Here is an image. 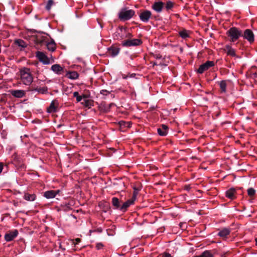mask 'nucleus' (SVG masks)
I'll return each mask as SVG.
<instances>
[{
  "label": "nucleus",
  "instance_id": "e433bc0d",
  "mask_svg": "<svg viewBox=\"0 0 257 257\" xmlns=\"http://www.w3.org/2000/svg\"><path fill=\"white\" fill-rule=\"evenodd\" d=\"M57 243H61L62 244V245L63 246V250H65L68 245V242H57Z\"/></svg>",
  "mask_w": 257,
  "mask_h": 257
},
{
  "label": "nucleus",
  "instance_id": "aec40b11",
  "mask_svg": "<svg viewBox=\"0 0 257 257\" xmlns=\"http://www.w3.org/2000/svg\"><path fill=\"white\" fill-rule=\"evenodd\" d=\"M134 200L132 198L125 202L120 207L121 210H125L131 204H133Z\"/></svg>",
  "mask_w": 257,
  "mask_h": 257
},
{
  "label": "nucleus",
  "instance_id": "39448f33",
  "mask_svg": "<svg viewBox=\"0 0 257 257\" xmlns=\"http://www.w3.org/2000/svg\"><path fill=\"white\" fill-rule=\"evenodd\" d=\"M214 63L213 61H208L206 62L205 63L201 65L197 70V72L199 73H202L205 71L208 70L210 67L214 66Z\"/></svg>",
  "mask_w": 257,
  "mask_h": 257
},
{
  "label": "nucleus",
  "instance_id": "c03bdc74",
  "mask_svg": "<svg viewBox=\"0 0 257 257\" xmlns=\"http://www.w3.org/2000/svg\"><path fill=\"white\" fill-rule=\"evenodd\" d=\"M3 164L2 163H0V173H1L3 171Z\"/></svg>",
  "mask_w": 257,
  "mask_h": 257
},
{
  "label": "nucleus",
  "instance_id": "3c124183",
  "mask_svg": "<svg viewBox=\"0 0 257 257\" xmlns=\"http://www.w3.org/2000/svg\"><path fill=\"white\" fill-rule=\"evenodd\" d=\"M127 37H132V34H130V33H128L127 36H126Z\"/></svg>",
  "mask_w": 257,
  "mask_h": 257
},
{
  "label": "nucleus",
  "instance_id": "f257e3e1",
  "mask_svg": "<svg viewBox=\"0 0 257 257\" xmlns=\"http://www.w3.org/2000/svg\"><path fill=\"white\" fill-rule=\"evenodd\" d=\"M21 80L25 85H30L33 81V77L31 76L29 68H24L20 71Z\"/></svg>",
  "mask_w": 257,
  "mask_h": 257
},
{
  "label": "nucleus",
  "instance_id": "f03ea898",
  "mask_svg": "<svg viewBox=\"0 0 257 257\" xmlns=\"http://www.w3.org/2000/svg\"><path fill=\"white\" fill-rule=\"evenodd\" d=\"M228 36L231 37V41L232 42L235 41L237 40L238 38L241 36L242 32L240 31H239L237 28L235 27H232L229 29V30L227 32Z\"/></svg>",
  "mask_w": 257,
  "mask_h": 257
},
{
  "label": "nucleus",
  "instance_id": "2f4dec72",
  "mask_svg": "<svg viewBox=\"0 0 257 257\" xmlns=\"http://www.w3.org/2000/svg\"><path fill=\"white\" fill-rule=\"evenodd\" d=\"M180 36L183 38H186L188 37V35L187 34V32L186 30L181 31L180 33Z\"/></svg>",
  "mask_w": 257,
  "mask_h": 257
},
{
  "label": "nucleus",
  "instance_id": "c9c22d12",
  "mask_svg": "<svg viewBox=\"0 0 257 257\" xmlns=\"http://www.w3.org/2000/svg\"><path fill=\"white\" fill-rule=\"evenodd\" d=\"M173 6V4L171 2H168L166 5V8L167 10L171 9Z\"/></svg>",
  "mask_w": 257,
  "mask_h": 257
},
{
  "label": "nucleus",
  "instance_id": "f3484780",
  "mask_svg": "<svg viewBox=\"0 0 257 257\" xmlns=\"http://www.w3.org/2000/svg\"><path fill=\"white\" fill-rule=\"evenodd\" d=\"M119 48L112 46L111 47L108 49V52L109 54L114 57L119 52Z\"/></svg>",
  "mask_w": 257,
  "mask_h": 257
},
{
  "label": "nucleus",
  "instance_id": "603ef678",
  "mask_svg": "<svg viewBox=\"0 0 257 257\" xmlns=\"http://www.w3.org/2000/svg\"><path fill=\"white\" fill-rule=\"evenodd\" d=\"M75 241H80V239L79 238H77L75 239Z\"/></svg>",
  "mask_w": 257,
  "mask_h": 257
},
{
  "label": "nucleus",
  "instance_id": "72a5a7b5",
  "mask_svg": "<svg viewBox=\"0 0 257 257\" xmlns=\"http://www.w3.org/2000/svg\"><path fill=\"white\" fill-rule=\"evenodd\" d=\"M53 4L54 1L53 0H49L46 7V9L47 10H50L51 6L53 5Z\"/></svg>",
  "mask_w": 257,
  "mask_h": 257
},
{
  "label": "nucleus",
  "instance_id": "5fc2aeb1",
  "mask_svg": "<svg viewBox=\"0 0 257 257\" xmlns=\"http://www.w3.org/2000/svg\"><path fill=\"white\" fill-rule=\"evenodd\" d=\"M254 241H257V237L255 238V240Z\"/></svg>",
  "mask_w": 257,
  "mask_h": 257
},
{
  "label": "nucleus",
  "instance_id": "37998d69",
  "mask_svg": "<svg viewBox=\"0 0 257 257\" xmlns=\"http://www.w3.org/2000/svg\"><path fill=\"white\" fill-rule=\"evenodd\" d=\"M162 257H171V255L168 253H165Z\"/></svg>",
  "mask_w": 257,
  "mask_h": 257
},
{
  "label": "nucleus",
  "instance_id": "864d4df0",
  "mask_svg": "<svg viewBox=\"0 0 257 257\" xmlns=\"http://www.w3.org/2000/svg\"><path fill=\"white\" fill-rule=\"evenodd\" d=\"M161 57V56H157V58H160Z\"/></svg>",
  "mask_w": 257,
  "mask_h": 257
},
{
  "label": "nucleus",
  "instance_id": "a211bd4d",
  "mask_svg": "<svg viewBox=\"0 0 257 257\" xmlns=\"http://www.w3.org/2000/svg\"><path fill=\"white\" fill-rule=\"evenodd\" d=\"M51 70L57 74H60L63 71V68L59 64H55L52 66Z\"/></svg>",
  "mask_w": 257,
  "mask_h": 257
},
{
  "label": "nucleus",
  "instance_id": "9d476101",
  "mask_svg": "<svg viewBox=\"0 0 257 257\" xmlns=\"http://www.w3.org/2000/svg\"><path fill=\"white\" fill-rule=\"evenodd\" d=\"M59 190L47 191L44 193V196L47 199L53 198H54L58 193H59Z\"/></svg>",
  "mask_w": 257,
  "mask_h": 257
},
{
  "label": "nucleus",
  "instance_id": "6ab92c4d",
  "mask_svg": "<svg viewBox=\"0 0 257 257\" xmlns=\"http://www.w3.org/2000/svg\"><path fill=\"white\" fill-rule=\"evenodd\" d=\"M45 38L44 37H41L40 36H36L34 38V41L36 44H39L40 45H43L44 43H46L45 41Z\"/></svg>",
  "mask_w": 257,
  "mask_h": 257
},
{
  "label": "nucleus",
  "instance_id": "393cba45",
  "mask_svg": "<svg viewBox=\"0 0 257 257\" xmlns=\"http://www.w3.org/2000/svg\"><path fill=\"white\" fill-rule=\"evenodd\" d=\"M15 44L21 47V48H25L27 47V44L22 40L18 39L15 41Z\"/></svg>",
  "mask_w": 257,
  "mask_h": 257
},
{
  "label": "nucleus",
  "instance_id": "5701e85b",
  "mask_svg": "<svg viewBox=\"0 0 257 257\" xmlns=\"http://www.w3.org/2000/svg\"><path fill=\"white\" fill-rule=\"evenodd\" d=\"M224 50L228 55H230L231 56H234L235 55V51L229 46H226Z\"/></svg>",
  "mask_w": 257,
  "mask_h": 257
},
{
  "label": "nucleus",
  "instance_id": "9b49d317",
  "mask_svg": "<svg viewBox=\"0 0 257 257\" xmlns=\"http://www.w3.org/2000/svg\"><path fill=\"white\" fill-rule=\"evenodd\" d=\"M112 105H113V103L107 104L105 103H102L99 106V109L101 112L105 113L109 111L110 108Z\"/></svg>",
  "mask_w": 257,
  "mask_h": 257
},
{
  "label": "nucleus",
  "instance_id": "a19ab883",
  "mask_svg": "<svg viewBox=\"0 0 257 257\" xmlns=\"http://www.w3.org/2000/svg\"><path fill=\"white\" fill-rule=\"evenodd\" d=\"M54 246L55 250H59V248H58V243L57 242H55V244H54Z\"/></svg>",
  "mask_w": 257,
  "mask_h": 257
},
{
  "label": "nucleus",
  "instance_id": "8fccbe9b",
  "mask_svg": "<svg viewBox=\"0 0 257 257\" xmlns=\"http://www.w3.org/2000/svg\"><path fill=\"white\" fill-rule=\"evenodd\" d=\"M13 6H11V4H9V6L7 7V9H10L11 8H13Z\"/></svg>",
  "mask_w": 257,
  "mask_h": 257
},
{
  "label": "nucleus",
  "instance_id": "2eb2a0df",
  "mask_svg": "<svg viewBox=\"0 0 257 257\" xmlns=\"http://www.w3.org/2000/svg\"><path fill=\"white\" fill-rule=\"evenodd\" d=\"M119 125L120 127V130L121 131H125V130L124 129L125 127H130L132 125V122L130 121L125 122L123 121H121L119 122Z\"/></svg>",
  "mask_w": 257,
  "mask_h": 257
},
{
  "label": "nucleus",
  "instance_id": "4c0bfd02",
  "mask_svg": "<svg viewBox=\"0 0 257 257\" xmlns=\"http://www.w3.org/2000/svg\"><path fill=\"white\" fill-rule=\"evenodd\" d=\"M38 91L42 93H45L47 91V87H43V88L39 89Z\"/></svg>",
  "mask_w": 257,
  "mask_h": 257
},
{
  "label": "nucleus",
  "instance_id": "4468645a",
  "mask_svg": "<svg viewBox=\"0 0 257 257\" xmlns=\"http://www.w3.org/2000/svg\"><path fill=\"white\" fill-rule=\"evenodd\" d=\"M168 127L165 124L162 125V128H159L157 130L158 134L162 136H165L167 134Z\"/></svg>",
  "mask_w": 257,
  "mask_h": 257
},
{
  "label": "nucleus",
  "instance_id": "6e6d98bb",
  "mask_svg": "<svg viewBox=\"0 0 257 257\" xmlns=\"http://www.w3.org/2000/svg\"><path fill=\"white\" fill-rule=\"evenodd\" d=\"M86 96L85 95H83V98H86Z\"/></svg>",
  "mask_w": 257,
  "mask_h": 257
},
{
  "label": "nucleus",
  "instance_id": "0eeeda50",
  "mask_svg": "<svg viewBox=\"0 0 257 257\" xmlns=\"http://www.w3.org/2000/svg\"><path fill=\"white\" fill-rule=\"evenodd\" d=\"M243 37L250 43L254 41V35L252 32L249 29H246L244 31Z\"/></svg>",
  "mask_w": 257,
  "mask_h": 257
},
{
  "label": "nucleus",
  "instance_id": "58836bf2",
  "mask_svg": "<svg viewBox=\"0 0 257 257\" xmlns=\"http://www.w3.org/2000/svg\"><path fill=\"white\" fill-rule=\"evenodd\" d=\"M103 246V245L102 243L99 242V243H97L96 244V247H97V248L98 249H101L102 247Z\"/></svg>",
  "mask_w": 257,
  "mask_h": 257
},
{
  "label": "nucleus",
  "instance_id": "f8f14e48",
  "mask_svg": "<svg viewBox=\"0 0 257 257\" xmlns=\"http://www.w3.org/2000/svg\"><path fill=\"white\" fill-rule=\"evenodd\" d=\"M10 92L12 95L17 98L22 97L25 94V91L21 90H11Z\"/></svg>",
  "mask_w": 257,
  "mask_h": 257
},
{
  "label": "nucleus",
  "instance_id": "6e6552de",
  "mask_svg": "<svg viewBox=\"0 0 257 257\" xmlns=\"http://www.w3.org/2000/svg\"><path fill=\"white\" fill-rule=\"evenodd\" d=\"M18 234V231L17 230L11 231L5 234V237L6 241H11L13 240Z\"/></svg>",
  "mask_w": 257,
  "mask_h": 257
},
{
  "label": "nucleus",
  "instance_id": "a878e982",
  "mask_svg": "<svg viewBox=\"0 0 257 257\" xmlns=\"http://www.w3.org/2000/svg\"><path fill=\"white\" fill-rule=\"evenodd\" d=\"M67 76L70 79H75L78 77V74L76 71H72L67 73Z\"/></svg>",
  "mask_w": 257,
  "mask_h": 257
},
{
  "label": "nucleus",
  "instance_id": "dca6fc26",
  "mask_svg": "<svg viewBox=\"0 0 257 257\" xmlns=\"http://www.w3.org/2000/svg\"><path fill=\"white\" fill-rule=\"evenodd\" d=\"M235 193V189L234 188H230L226 192V196L227 198H228L231 200H233L235 198V196H234Z\"/></svg>",
  "mask_w": 257,
  "mask_h": 257
},
{
  "label": "nucleus",
  "instance_id": "7c9ffc66",
  "mask_svg": "<svg viewBox=\"0 0 257 257\" xmlns=\"http://www.w3.org/2000/svg\"><path fill=\"white\" fill-rule=\"evenodd\" d=\"M81 103L86 107H89L91 105L92 102L90 100L84 99Z\"/></svg>",
  "mask_w": 257,
  "mask_h": 257
},
{
  "label": "nucleus",
  "instance_id": "ddd939ff",
  "mask_svg": "<svg viewBox=\"0 0 257 257\" xmlns=\"http://www.w3.org/2000/svg\"><path fill=\"white\" fill-rule=\"evenodd\" d=\"M163 6L164 3L162 2H155L152 8L157 12H160L162 10Z\"/></svg>",
  "mask_w": 257,
  "mask_h": 257
},
{
  "label": "nucleus",
  "instance_id": "4d7b16f0",
  "mask_svg": "<svg viewBox=\"0 0 257 257\" xmlns=\"http://www.w3.org/2000/svg\"><path fill=\"white\" fill-rule=\"evenodd\" d=\"M135 74H132L131 76H133V75H135Z\"/></svg>",
  "mask_w": 257,
  "mask_h": 257
},
{
  "label": "nucleus",
  "instance_id": "473e14b6",
  "mask_svg": "<svg viewBox=\"0 0 257 257\" xmlns=\"http://www.w3.org/2000/svg\"><path fill=\"white\" fill-rule=\"evenodd\" d=\"M73 96L76 97L77 102H80L82 100V96L79 95L78 92H74L73 93Z\"/></svg>",
  "mask_w": 257,
  "mask_h": 257
},
{
  "label": "nucleus",
  "instance_id": "a18cd8bd",
  "mask_svg": "<svg viewBox=\"0 0 257 257\" xmlns=\"http://www.w3.org/2000/svg\"><path fill=\"white\" fill-rule=\"evenodd\" d=\"M107 92V91H106V90H102L101 91V94H103V95H106V93Z\"/></svg>",
  "mask_w": 257,
  "mask_h": 257
},
{
  "label": "nucleus",
  "instance_id": "09e8293b",
  "mask_svg": "<svg viewBox=\"0 0 257 257\" xmlns=\"http://www.w3.org/2000/svg\"><path fill=\"white\" fill-rule=\"evenodd\" d=\"M3 9H4V6L2 4H0V10H2Z\"/></svg>",
  "mask_w": 257,
  "mask_h": 257
},
{
  "label": "nucleus",
  "instance_id": "423d86ee",
  "mask_svg": "<svg viewBox=\"0 0 257 257\" xmlns=\"http://www.w3.org/2000/svg\"><path fill=\"white\" fill-rule=\"evenodd\" d=\"M141 40L135 39L124 41L122 42V45L123 46L129 47L132 46H138L141 44Z\"/></svg>",
  "mask_w": 257,
  "mask_h": 257
},
{
  "label": "nucleus",
  "instance_id": "c85d7f7f",
  "mask_svg": "<svg viewBox=\"0 0 257 257\" xmlns=\"http://www.w3.org/2000/svg\"><path fill=\"white\" fill-rule=\"evenodd\" d=\"M226 82L225 81H221L220 82V87L222 92H225L226 91Z\"/></svg>",
  "mask_w": 257,
  "mask_h": 257
},
{
  "label": "nucleus",
  "instance_id": "79ce46f5",
  "mask_svg": "<svg viewBox=\"0 0 257 257\" xmlns=\"http://www.w3.org/2000/svg\"><path fill=\"white\" fill-rule=\"evenodd\" d=\"M58 243V248H59V249H62V250H63V246L62 245V244L61 243Z\"/></svg>",
  "mask_w": 257,
  "mask_h": 257
},
{
  "label": "nucleus",
  "instance_id": "b1692460",
  "mask_svg": "<svg viewBox=\"0 0 257 257\" xmlns=\"http://www.w3.org/2000/svg\"><path fill=\"white\" fill-rule=\"evenodd\" d=\"M46 45L49 51H54L56 49V44L54 41L46 43Z\"/></svg>",
  "mask_w": 257,
  "mask_h": 257
},
{
  "label": "nucleus",
  "instance_id": "1a4fd4ad",
  "mask_svg": "<svg viewBox=\"0 0 257 257\" xmlns=\"http://www.w3.org/2000/svg\"><path fill=\"white\" fill-rule=\"evenodd\" d=\"M151 16V13L149 11H145L141 13L140 15L141 20L144 22H147Z\"/></svg>",
  "mask_w": 257,
  "mask_h": 257
},
{
  "label": "nucleus",
  "instance_id": "49530a36",
  "mask_svg": "<svg viewBox=\"0 0 257 257\" xmlns=\"http://www.w3.org/2000/svg\"><path fill=\"white\" fill-rule=\"evenodd\" d=\"M184 188H185V189H186L187 190H189L190 187V185H186V186H185Z\"/></svg>",
  "mask_w": 257,
  "mask_h": 257
},
{
  "label": "nucleus",
  "instance_id": "f704fd0d",
  "mask_svg": "<svg viewBox=\"0 0 257 257\" xmlns=\"http://www.w3.org/2000/svg\"><path fill=\"white\" fill-rule=\"evenodd\" d=\"M134 191L132 199H133L134 201H135L136 199V197L138 194L139 190L137 189V188H136L135 187H134Z\"/></svg>",
  "mask_w": 257,
  "mask_h": 257
},
{
  "label": "nucleus",
  "instance_id": "412c9836",
  "mask_svg": "<svg viewBox=\"0 0 257 257\" xmlns=\"http://www.w3.org/2000/svg\"><path fill=\"white\" fill-rule=\"evenodd\" d=\"M230 230L228 228H223L219 233L218 235L222 237L223 239H225L226 236L230 233Z\"/></svg>",
  "mask_w": 257,
  "mask_h": 257
},
{
  "label": "nucleus",
  "instance_id": "cd10ccee",
  "mask_svg": "<svg viewBox=\"0 0 257 257\" xmlns=\"http://www.w3.org/2000/svg\"><path fill=\"white\" fill-rule=\"evenodd\" d=\"M112 205L116 208L120 207L119 199L116 197H113L112 199Z\"/></svg>",
  "mask_w": 257,
  "mask_h": 257
},
{
  "label": "nucleus",
  "instance_id": "4be33fe9",
  "mask_svg": "<svg viewBox=\"0 0 257 257\" xmlns=\"http://www.w3.org/2000/svg\"><path fill=\"white\" fill-rule=\"evenodd\" d=\"M24 198L25 200L29 201H32L35 200L36 198V195L34 194H30L27 193H25Z\"/></svg>",
  "mask_w": 257,
  "mask_h": 257
},
{
  "label": "nucleus",
  "instance_id": "7ed1b4c3",
  "mask_svg": "<svg viewBox=\"0 0 257 257\" xmlns=\"http://www.w3.org/2000/svg\"><path fill=\"white\" fill-rule=\"evenodd\" d=\"M135 14V12L132 10L122 11L119 14V18L123 21L131 19Z\"/></svg>",
  "mask_w": 257,
  "mask_h": 257
},
{
  "label": "nucleus",
  "instance_id": "20e7f679",
  "mask_svg": "<svg viewBox=\"0 0 257 257\" xmlns=\"http://www.w3.org/2000/svg\"><path fill=\"white\" fill-rule=\"evenodd\" d=\"M36 57L40 61L42 62L44 64H48L54 62V60L53 59L51 62L49 58L42 52L37 51L36 52Z\"/></svg>",
  "mask_w": 257,
  "mask_h": 257
},
{
  "label": "nucleus",
  "instance_id": "de8ad7c7",
  "mask_svg": "<svg viewBox=\"0 0 257 257\" xmlns=\"http://www.w3.org/2000/svg\"><path fill=\"white\" fill-rule=\"evenodd\" d=\"M72 242V245H74V246H75V245L77 244L79 242H74V241H73V242Z\"/></svg>",
  "mask_w": 257,
  "mask_h": 257
},
{
  "label": "nucleus",
  "instance_id": "13d9d810",
  "mask_svg": "<svg viewBox=\"0 0 257 257\" xmlns=\"http://www.w3.org/2000/svg\"><path fill=\"white\" fill-rule=\"evenodd\" d=\"M255 244L257 246V242H255Z\"/></svg>",
  "mask_w": 257,
  "mask_h": 257
},
{
  "label": "nucleus",
  "instance_id": "bb28decb",
  "mask_svg": "<svg viewBox=\"0 0 257 257\" xmlns=\"http://www.w3.org/2000/svg\"><path fill=\"white\" fill-rule=\"evenodd\" d=\"M56 107L55 106L54 101H52L50 104L49 107L47 108V111L49 113L55 112L56 111Z\"/></svg>",
  "mask_w": 257,
  "mask_h": 257
},
{
  "label": "nucleus",
  "instance_id": "c756f323",
  "mask_svg": "<svg viewBox=\"0 0 257 257\" xmlns=\"http://www.w3.org/2000/svg\"><path fill=\"white\" fill-rule=\"evenodd\" d=\"M255 194V190L252 188H250L249 189H248L247 190V194L249 196H250V197L253 196Z\"/></svg>",
  "mask_w": 257,
  "mask_h": 257
},
{
  "label": "nucleus",
  "instance_id": "ea45409f",
  "mask_svg": "<svg viewBox=\"0 0 257 257\" xmlns=\"http://www.w3.org/2000/svg\"><path fill=\"white\" fill-rule=\"evenodd\" d=\"M180 226L182 228V229H185V228L186 227V225L184 223H181L180 224Z\"/></svg>",
  "mask_w": 257,
  "mask_h": 257
}]
</instances>
